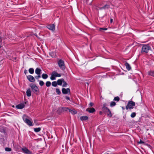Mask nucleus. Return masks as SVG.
<instances>
[{"mask_svg": "<svg viewBox=\"0 0 154 154\" xmlns=\"http://www.w3.org/2000/svg\"><path fill=\"white\" fill-rule=\"evenodd\" d=\"M151 49V48L149 44L142 45L141 52L142 53H147Z\"/></svg>", "mask_w": 154, "mask_h": 154, "instance_id": "f257e3e1", "label": "nucleus"}, {"mask_svg": "<svg viewBox=\"0 0 154 154\" xmlns=\"http://www.w3.org/2000/svg\"><path fill=\"white\" fill-rule=\"evenodd\" d=\"M135 103L134 102L132 101H129L126 106V109L127 110L128 109H132L134 108V106H135Z\"/></svg>", "mask_w": 154, "mask_h": 154, "instance_id": "f03ea898", "label": "nucleus"}, {"mask_svg": "<svg viewBox=\"0 0 154 154\" xmlns=\"http://www.w3.org/2000/svg\"><path fill=\"white\" fill-rule=\"evenodd\" d=\"M28 116L25 115H24L23 116V121L26 122L28 125L30 126H33V124H32V122L29 120L27 118Z\"/></svg>", "mask_w": 154, "mask_h": 154, "instance_id": "7ed1b4c3", "label": "nucleus"}, {"mask_svg": "<svg viewBox=\"0 0 154 154\" xmlns=\"http://www.w3.org/2000/svg\"><path fill=\"white\" fill-rule=\"evenodd\" d=\"M30 86L31 87L32 91L36 94H37L39 91V89L35 84H30Z\"/></svg>", "mask_w": 154, "mask_h": 154, "instance_id": "20e7f679", "label": "nucleus"}, {"mask_svg": "<svg viewBox=\"0 0 154 154\" xmlns=\"http://www.w3.org/2000/svg\"><path fill=\"white\" fill-rule=\"evenodd\" d=\"M58 64L60 68L62 70L65 69L66 66L64 61L61 59L59 60Z\"/></svg>", "mask_w": 154, "mask_h": 154, "instance_id": "39448f33", "label": "nucleus"}, {"mask_svg": "<svg viewBox=\"0 0 154 154\" xmlns=\"http://www.w3.org/2000/svg\"><path fill=\"white\" fill-rule=\"evenodd\" d=\"M22 150L24 153L26 154H32V152L26 147L22 148Z\"/></svg>", "mask_w": 154, "mask_h": 154, "instance_id": "423d86ee", "label": "nucleus"}, {"mask_svg": "<svg viewBox=\"0 0 154 154\" xmlns=\"http://www.w3.org/2000/svg\"><path fill=\"white\" fill-rule=\"evenodd\" d=\"M27 79L31 82H34L35 81L34 78L31 75H28L27 76Z\"/></svg>", "mask_w": 154, "mask_h": 154, "instance_id": "0eeeda50", "label": "nucleus"}, {"mask_svg": "<svg viewBox=\"0 0 154 154\" xmlns=\"http://www.w3.org/2000/svg\"><path fill=\"white\" fill-rule=\"evenodd\" d=\"M47 28L49 30L54 31L55 30V25L54 24L49 25H48Z\"/></svg>", "mask_w": 154, "mask_h": 154, "instance_id": "6e6552de", "label": "nucleus"}, {"mask_svg": "<svg viewBox=\"0 0 154 154\" xmlns=\"http://www.w3.org/2000/svg\"><path fill=\"white\" fill-rule=\"evenodd\" d=\"M62 93L64 94H67L69 92H70V89L69 88H68L66 89L64 88H62Z\"/></svg>", "mask_w": 154, "mask_h": 154, "instance_id": "1a4fd4ad", "label": "nucleus"}, {"mask_svg": "<svg viewBox=\"0 0 154 154\" xmlns=\"http://www.w3.org/2000/svg\"><path fill=\"white\" fill-rule=\"evenodd\" d=\"M86 111L88 112L89 113H93L96 111L95 109L93 107L87 108Z\"/></svg>", "mask_w": 154, "mask_h": 154, "instance_id": "9d476101", "label": "nucleus"}, {"mask_svg": "<svg viewBox=\"0 0 154 154\" xmlns=\"http://www.w3.org/2000/svg\"><path fill=\"white\" fill-rule=\"evenodd\" d=\"M25 105L23 103L19 104L16 106V107L18 109H22L24 107Z\"/></svg>", "mask_w": 154, "mask_h": 154, "instance_id": "9b49d317", "label": "nucleus"}, {"mask_svg": "<svg viewBox=\"0 0 154 154\" xmlns=\"http://www.w3.org/2000/svg\"><path fill=\"white\" fill-rule=\"evenodd\" d=\"M41 69L38 68H37L35 70V73L37 75H41Z\"/></svg>", "mask_w": 154, "mask_h": 154, "instance_id": "f8f14e48", "label": "nucleus"}, {"mask_svg": "<svg viewBox=\"0 0 154 154\" xmlns=\"http://www.w3.org/2000/svg\"><path fill=\"white\" fill-rule=\"evenodd\" d=\"M109 7L110 6L109 5L106 4L102 7L99 8V9L100 10H102L103 9H105L109 8Z\"/></svg>", "mask_w": 154, "mask_h": 154, "instance_id": "ddd939ff", "label": "nucleus"}, {"mask_svg": "<svg viewBox=\"0 0 154 154\" xmlns=\"http://www.w3.org/2000/svg\"><path fill=\"white\" fill-rule=\"evenodd\" d=\"M102 109L103 112L106 113L109 109L107 107H102Z\"/></svg>", "mask_w": 154, "mask_h": 154, "instance_id": "4468645a", "label": "nucleus"}, {"mask_svg": "<svg viewBox=\"0 0 154 154\" xmlns=\"http://www.w3.org/2000/svg\"><path fill=\"white\" fill-rule=\"evenodd\" d=\"M125 66L127 69H128V70H131V67L128 63L127 62H126L125 64Z\"/></svg>", "mask_w": 154, "mask_h": 154, "instance_id": "2eb2a0df", "label": "nucleus"}, {"mask_svg": "<svg viewBox=\"0 0 154 154\" xmlns=\"http://www.w3.org/2000/svg\"><path fill=\"white\" fill-rule=\"evenodd\" d=\"M54 76L56 77H60L61 76V74L57 73L55 71H54L52 72Z\"/></svg>", "mask_w": 154, "mask_h": 154, "instance_id": "dca6fc26", "label": "nucleus"}, {"mask_svg": "<svg viewBox=\"0 0 154 154\" xmlns=\"http://www.w3.org/2000/svg\"><path fill=\"white\" fill-rule=\"evenodd\" d=\"M63 81V79H59L57 80V85H61L62 84Z\"/></svg>", "mask_w": 154, "mask_h": 154, "instance_id": "f3484780", "label": "nucleus"}, {"mask_svg": "<svg viewBox=\"0 0 154 154\" xmlns=\"http://www.w3.org/2000/svg\"><path fill=\"white\" fill-rule=\"evenodd\" d=\"M31 91L30 88L28 89L26 91L27 96L28 97H30L31 96Z\"/></svg>", "mask_w": 154, "mask_h": 154, "instance_id": "a211bd4d", "label": "nucleus"}, {"mask_svg": "<svg viewBox=\"0 0 154 154\" xmlns=\"http://www.w3.org/2000/svg\"><path fill=\"white\" fill-rule=\"evenodd\" d=\"M88 117L87 116H82L80 118V120L82 121L86 120H88Z\"/></svg>", "mask_w": 154, "mask_h": 154, "instance_id": "6ab92c4d", "label": "nucleus"}, {"mask_svg": "<svg viewBox=\"0 0 154 154\" xmlns=\"http://www.w3.org/2000/svg\"><path fill=\"white\" fill-rule=\"evenodd\" d=\"M69 111L72 114H75L77 113L76 110L75 109L72 110L69 109Z\"/></svg>", "mask_w": 154, "mask_h": 154, "instance_id": "aec40b11", "label": "nucleus"}, {"mask_svg": "<svg viewBox=\"0 0 154 154\" xmlns=\"http://www.w3.org/2000/svg\"><path fill=\"white\" fill-rule=\"evenodd\" d=\"M62 112H63L62 107L59 108L57 111V113L59 114H60Z\"/></svg>", "mask_w": 154, "mask_h": 154, "instance_id": "412c9836", "label": "nucleus"}, {"mask_svg": "<svg viewBox=\"0 0 154 154\" xmlns=\"http://www.w3.org/2000/svg\"><path fill=\"white\" fill-rule=\"evenodd\" d=\"M148 75L154 77V71H150L148 72Z\"/></svg>", "mask_w": 154, "mask_h": 154, "instance_id": "4be33fe9", "label": "nucleus"}, {"mask_svg": "<svg viewBox=\"0 0 154 154\" xmlns=\"http://www.w3.org/2000/svg\"><path fill=\"white\" fill-rule=\"evenodd\" d=\"M42 78L44 79H46L48 77V76L47 74L44 73L42 75Z\"/></svg>", "mask_w": 154, "mask_h": 154, "instance_id": "5701e85b", "label": "nucleus"}, {"mask_svg": "<svg viewBox=\"0 0 154 154\" xmlns=\"http://www.w3.org/2000/svg\"><path fill=\"white\" fill-rule=\"evenodd\" d=\"M107 114V116L110 117L112 116V115L111 111L109 110L108 111V112L106 113Z\"/></svg>", "mask_w": 154, "mask_h": 154, "instance_id": "b1692460", "label": "nucleus"}, {"mask_svg": "<svg viewBox=\"0 0 154 154\" xmlns=\"http://www.w3.org/2000/svg\"><path fill=\"white\" fill-rule=\"evenodd\" d=\"M116 105V103L114 101H112L110 102V106L111 107L115 106Z\"/></svg>", "mask_w": 154, "mask_h": 154, "instance_id": "393cba45", "label": "nucleus"}, {"mask_svg": "<svg viewBox=\"0 0 154 154\" xmlns=\"http://www.w3.org/2000/svg\"><path fill=\"white\" fill-rule=\"evenodd\" d=\"M41 130V128H35L34 131L35 132H38L40 131Z\"/></svg>", "mask_w": 154, "mask_h": 154, "instance_id": "a878e982", "label": "nucleus"}, {"mask_svg": "<svg viewBox=\"0 0 154 154\" xmlns=\"http://www.w3.org/2000/svg\"><path fill=\"white\" fill-rule=\"evenodd\" d=\"M62 108L63 112L69 111V108L68 107H62Z\"/></svg>", "mask_w": 154, "mask_h": 154, "instance_id": "bb28decb", "label": "nucleus"}, {"mask_svg": "<svg viewBox=\"0 0 154 154\" xmlns=\"http://www.w3.org/2000/svg\"><path fill=\"white\" fill-rule=\"evenodd\" d=\"M29 71L30 73L32 74L34 72V69L32 68H30L29 69Z\"/></svg>", "mask_w": 154, "mask_h": 154, "instance_id": "cd10ccee", "label": "nucleus"}, {"mask_svg": "<svg viewBox=\"0 0 154 154\" xmlns=\"http://www.w3.org/2000/svg\"><path fill=\"white\" fill-rule=\"evenodd\" d=\"M120 100V98L118 96H117L116 97H115L113 99V100L115 101H116L117 102H118Z\"/></svg>", "mask_w": 154, "mask_h": 154, "instance_id": "c85d7f7f", "label": "nucleus"}, {"mask_svg": "<svg viewBox=\"0 0 154 154\" xmlns=\"http://www.w3.org/2000/svg\"><path fill=\"white\" fill-rule=\"evenodd\" d=\"M50 79L52 80H55L56 79V77L54 76L52 73H51V76L50 77Z\"/></svg>", "mask_w": 154, "mask_h": 154, "instance_id": "c756f323", "label": "nucleus"}, {"mask_svg": "<svg viewBox=\"0 0 154 154\" xmlns=\"http://www.w3.org/2000/svg\"><path fill=\"white\" fill-rule=\"evenodd\" d=\"M52 85L54 87H56L57 85V82L56 81H54L52 83Z\"/></svg>", "mask_w": 154, "mask_h": 154, "instance_id": "7c9ffc66", "label": "nucleus"}, {"mask_svg": "<svg viewBox=\"0 0 154 154\" xmlns=\"http://www.w3.org/2000/svg\"><path fill=\"white\" fill-rule=\"evenodd\" d=\"M51 83L50 81H47L45 84L46 86L47 87L50 86L51 85Z\"/></svg>", "mask_w": 154, "mask_h": 154, "instance_id": "2f4dec72", "label": "nucleus"}, {"mask_svg": "<svg viewBox=\"0 0 154 154\" xmlns=\"http://www.w3.org/2000/svg\"><path fill=\"white\" fill-rule=\"evenodd\" d=\"M38 81L39 82V84L41 86H43L45 84L44 83V82L42 81H39V80H38Z\"/></svg>", "mask_w": 154, "mask_h": 154, "instance_id": "473e14b6", "label": "nucleus"}, {"mask_svg": "<svg viewBox=\"0 0 154 154\" xmlns=\"http://www.w3.org/2000/svg\"><path fill=\"white\" fill-rule=\"evenodd\" d=\"M56 92L58 95H60L61 94V92L59 88H56Z\"/></svg>", "mask_w": 154, "mask_h": 154, "instance_id": "72a5a7b5", "label": "nucleus"}, {"mask_svg": "<svg viewBox=\"0 0 154 154\" xmlns=\"http://www.w3.org/2000/svg\"><path fill=\"white\" fill-rule=\"evenodd\" d=\"M136 113L134 112H133L131 114V117L133 118H134L136 116Z\"/></svg>", "mask_w": 154, "mask_h": 154, "instance_id": "f704fd0d", "label": "nucleus"}, {"mask_svg": "<svg viewBox=\"0 0 154 154\" xmlns=\"http://www.w3.org/2000/svg\"><path fill=\"white\" fill-rule=\"evenodd\" d=\"M107 29V28H100L99 29V30L100 31H102L103 30H106Z\"/></svg>", "mask_w": 154, "mask_h": 154, "instance_id": "c9c22d12", "label": "nucleus"}, {"mask_svg": "<svg viewBox=\"0 0 154 154\" xmlns=\"http://www.w3.org/2000/svg\"><path fill=\"white\" fill-rule=\"evenodd\" d=\"M63 87H66L67 85V84L66 82L64 81V79H63Z\"/></svg>", "mask_w": 154, "mask_h": 154, "instance_id": "e433bc0d", "label": "nucleus"}, {"mask_svg": "<svg viewBox=\"0 0 154 154\" xmlns=\"http://www.w3.org/2000/svg\"><path fill=\"white\" fill-rule=\"evenodd\" d=\"M5 150L7 151H11V148L9 147H6L5 148Z\"/></svg>", "mask_w": 154, "mask_h": 154, "instance_id": "4c0bfd02", "label": "nucleus"}, {"mask_svg": "<svg viewBox=\"0 0 154 154\" xmlns=\"http://www.w3.org/2000/svg\"><path fill=\"white\" fill-rule=\"evenodd\" d=\"M38 75L35 76V78L36 79H38L39 78L41 77V75Z\"/></svg>", "mask_w": 154, "mask_h": 154, "instance_id": "58836bf2", "label": "nucleus"}, {"mask_svg": "<svg viewBox=\"0 0 154 154\" xmlns=\"http://www.w3.org/2000/svg\"><path fill=\"white\" fill-rule=\"evenodd\" d=\"M94 105V104L92 102H90L89 104V107H92Z\"/></svg>", "mask_w": 154, "mask_h": 154, "instance_id": "ea45409f", "label": "nucleus"}, {"mask_svg": "<svg viewBox=\"0 0 154 154\" xmlns=\"http://www.w3.org/2000/svg\"><path fill=\"white\" fill-rule=\"evenodd\" d=\"M138 143H140V144H141V143H145L144 141H143L141 140H140L139 142H138Z\"/></svg>", "mask_w": 154, "mask_h": 154, "instance_id": "a19ab883", "label": "nucleus"}, {"mask_svg": "<svg viewBox=\"0 0 154 154\" xmlns=\"http://www.w3.org/2000/svg\"><path fill=\"white\" fill-rule=\"evenodd\" d=\"M107 106V104L106 103H104L103 104V106L102 107H107L106 106Z\"/></svg>", "mask_w": 154, "mask_h": 154, "instance_id": "79ce46f5", "label": "nucleus"}, {"mask_svg": "<svg viewBox=\"0 0 154 154\" xmlns=\"http://www.w3.org/2000/svg\"><path fill=\"white\" fill-rule=\"evenodd\" d=\"M66 99H67V100H70V98L69 97H68V96H66Z\"/></svg>", "mask_w": 154, "mask_h": 154, "instance_id": "37998d69", "label": "nucleus"}, {"mask_svg": "<svg viewBox=\"0 0 154 154\" xmlns=\"http://www.w3.org/2000/svg\"><path fill=\"white\" fill-rule=\"evenodd\" d=\"M28 72H27V70H25L24 71V73L26 74V73H27Z\"/></svg>", "mask_w": 154, "mask_h": 154, "instance_id": "c03bdc74", "label": "nucleus"}, {"mask_svg": "<svg viewBox=\"0 0 154 154\" xmlns=\"http://www.w3.org/2000/svg\"><path fill=\"white\" fill-rule=\"evenodd\" d=\"M103 112V111L102 112V111H100V112H99V114H100V115H102V112Z\"/></svg>", "mask_w": 154, "mask_h": 154, "instance_id": "a18cd8bd", "label": "nucleus"}, {"mask_svg": "<svg viewBox=\"0 0 154 154\" xmlns=\"http://www.w3.org/2000/svg\"><path fill=\"white\" fill-rule=\"evenodd\" d=\"M113 20L112 19H110V22L112 23V22Z\"/></svg>", "mask_w": 154, "mask_h": 154, "instance_id": "49530a36", "label": "nucleus"}, {"mask_svg": "<svg viewBox=\"0 0 154 154\" xmlns=\"http://www.w3.org/2000/svg\"><path fill=\"white\" fill-rule=\"evenodd\" d=\"M1 128H2V127L0 126V131H1V132L2 131V129H1Z\"/></svg>", "mask_w": 154, "mask_h": 154, "instance_id": "de8ad7c7", "label": "nucleus"}, {"mask_svg": "<svg viewBox=\"0 0 154 154\" xmlns=\"http://www.w3.org/2000/svg\"><path fill=\"white\" fill-rule=\"evenodd\" d=\"M104 154H108V153H107V152H106L105 153H104Z\"/></svg>", "mask_w": 154, "mask_h": 154, "instance_id": "09e8293b", "label": "nucleus"}, {"mask_svg": "<svg viewBox=\"0 0 154 154\" xmlns=\"http://www.w3.org/2000/svg\"><path fill=\"white\" fill-rule=\"evenodd\" d=\"M119 6V5H116V7H118Z\"/></svg>", "mask_w": 154, "mask_h": 154, "instance_id": "8fccbe9b", "label": "nucleus"}, {"mask_svg": "<svg viewBox=\"0 0 154 154\" xmlns=\"http://www.w3.org/2000/svg\"><path fill=\"white\" fill-rule=\"evenodd\" d=\"M122 108L123 109H124V108L123 107H122Z\"/></svg>", "mask_w": 154, "mask_h": 154, "instance_id": "3c124183", "label": "nucleus"}, {"mask_svg": "<svg viewBox=\"0 0 154 154\" xmlns=\"http://www.w3.org/2000/svg\"><path fill=\"white\" fill-rule=\"evenodd\" d=\"M2 130H3V131H4V129H3Z\"/></svg>", "mask_w": 154, "mask_h": 154, "instance_id": "603ef678", "label": "nucleus"}]
</instances>
